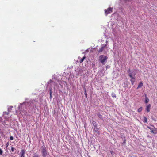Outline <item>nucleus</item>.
I'll return each mask as SVG.
<instances>
[{"mask_svg": "<svg viewBox=\"0 0 157 157\" xmlns=\"http://www.w3.org/2000/svg\"><path fill=\"white\" fill-rule=\"evenodd\" d=\"M108 57L106 56L100 55L99 57V61L103 65L107 62Z\"/></svg>", "mask_w": 157, "mask_h": 157, "instance_id": "f257e3e1", "label": "nucleus"}, {"mask_svg": "<svg viewBox=\"0 0 157 157\" xmlns=\"http://www.w3.org/2000/svg\"><path fill=\"white\" fill-rule=\"evenodd\" d=\"M41 152L43 157H46L48 155L47 149L45 146L41 147Z\"/></svg>", "mask_w": 157, "mask_h": 157, "instance_id": "f03ea898", "label": "nucleus"}, {"mask_svg": "<svg viewBox=\"0 0 157 157\" xmlns=\"http://www.w3.org/2000/svg\"><path fill=\"white\" fill-rule=\"evenodd\" d=\"M128 76L131 78H133L135 77V76L136 73L134 71L131 72L130 69L128 70Z\"/></svg>", "mask_w": 157, "mask_h": 157, "instance_id": "7ed1b4c3", "label": "nucleus"}, {"mask_svg": "<svg viewBox=\"0 0 157 157\" xmlns=\"http://www.w3.org/2000/svg\"><path fill=\"white\" fill-rule=\"evenodd\" d=\"M113 8L109 7L105 10V14L106 16L109 14L113 12Z\"/></svg>", "mask_w": 157, "mask_h": 157, "instance_id": "20e7f679", "label": "nucleus"}, {"mask_svg": "<svg viewBox=\"0 0 157 157\" xmlns=\"http://www.w3.org/2000/svg\"><path fill=\"white\" fill-rule=\"evenodd\" d=\"M106 46H107V44H105V45L103 46L99 50H98V53H100V52H102L104 49L106 48Z\"/></svg>", "mask_w": 157, "mask_h": 157, "instance_id": "39448f33", "label": "nucleus"}, {"mask_svg": "<svg viewBox=\"0 0 157 157\" xmlns=\"http://www.w3.org/2000/svg\"><path fill=\"white\" fill-rule=\"evenodd\" d=\"M151 107V105L150 104L146 106V110L147 112H149L150 111V110Z\"/></svg>", "mask_w": 157, "mask_h": 157, "instance_id": "423d86ee", "label": "nucleus"}, {"mask_svg": "<svg viewBox=\"0 0 157 157\" xmlns=\"http://www.w3.org/2000/svg\"><path fill=\"white\" fill-rule=\"evenodd\" d=\"M25 151L23 149L20 152V157H25Z\"/></svg>", "mask_w": 157, "mask_h": 157, "instance_id": "0eeeda50", "label": "nucleus"}, {"mask_svg": "<svg viewBox=\"0 0 157 157\" xmlns=\"http://www.w3.org/2000/svg\"><path fill=\"white\" fill-rule=\"evenodd\" d=\"M151 126L154 128V129L153 130H151V132L154 134H157V128H155V127L153 125H151Z\"/></svg>", "mask_w": 157, "mask_h": 157, "instance_id": "6e6552de", "label": "nucleus"}, {"mask_svg": "<svg viewBox=\"0 0 157 157\" xmlns=\"http://www.w3.org/2000/svg\"><path fill=\"white\" fill-rule=\"evenodd\" d=\"M133 78H131V79H130V81L131 82V84L132 85H133L134 84V82L135 81V77Z\"/></svg>", "mask_w": 157, "mask_h": 157, "instance_id": "1a4fd4ad", "label": "nucleus"}, {"mask_svg": "<svg viewBox=\"0 0 157 157\" xmlns=\"http://www.w3.org/2000/svg\"><path fill=\"white\" fill-rule=\"evenodd\" d=\"M143 86V83L142 81H141L139 83L137 89L141 88Z\"/></svg>", "mask_w": 157, "mask_h": 157, "instance_id": "9d476101", "label": "nucleus"}, {"mask_svg": "<svg viewBox=\"0 0 157 157\" xmlns=\"http://www.w3.org/2000/svg\"><path fill=\"white\" fill-rule=\"evenodd\" d=\"M33 157H40L39 155L36 152L32 155Z\"/></svg>", "mask_w": 157, "mask_h": 157, "instance_id": "9b49d317", "label": "nucleus"}, {"mask_svg": "<svg viewBox=\"0 0 157 157\" xmlns=\"http://www.w3.org/2000/svg\"><path fill=\"white\" fill-rule=\"evenodd\" d=\"M145 103H147L149 101V100L148 98L146 96V94H145Z\"/></svg>", "mask_w": 157, "mask_h": 157, "instance_id": "f8f14e48", "label": "nucleus"}, {"mask_svg": "<svg viewBox=\"0 0 157 157\" xmlns=\"http://www.w3.org/2000/svg\"><path fill=\"white\" fill-rule=\"evenodd\" d=\"M86 57L84 55V56L83 57V58L80 59L79 61L80 63H82L83 61L84 60L86 59Z\"/></svg>", "mask_w": 157, "mask_h": 157, "instance_id": "ddd939ff", "label": "nucleus"}, {"mask_svg": "<svg viewBox=\"0 0 157 157\" xmlns=\"http://www.w3.org/2000/svg\"><path fill=\"white\" fill-rule=\"evenodd\" d=\"M97 125L94 126V129L95 132H97L98 130V129L97 128Z\"/></svg>", "mask_w": 157, "mask_h": 157, "instance_id": "4468645a", "label": "nucleus"}, {"mask_svg": "<svg viewBox=\"0 0 157 157\" xmlns=\"http://www.w3.org/2000/svg\"><path fill=\"white\" fill-rule=\"evenodd\" d=\"M111 96L113 98H116V94L113 92H112V93Z\"/></svg>", "mask_w": 157, "mask_h": 157, "instance_id": "2eb2a0df", "label": "nucleus"}, {"mask_svg": "<svg viewBox=\"0 0 157 157\" xmlns=\"http://www.w3.org/2000/svg\"><path fill=\"white\" fill-rule=\"evenodd\" d=\"M142 110V107H140L138 109V112H140Z\"/></svg>", "mask_w": 157, "mask_h": 157, "instance_id": "dca6fc26", "label": "nucleus"}, {"mask_svg": "<svg viewBox=\"0 0 157 157\" xmlns=\"http://www.w3.org/2000/svg\"><path fill=\"white\" fill-rule=\"evenodd\" d=\"M92 124L93 126L97 125L96 122L95 121H92Z\"/></svg>", "mask_w": 157, "mask_h": 157, "instance_id": "f3484780", "label": "nucleus"}, {"mask_svg": "<svg viewBox=\"0 0 157 157\" xmlns=\"http://www.w3.org/2000/svg\"><path fill=\"white\" fill-rule=\"evenodd\" d=\"M147 128L151 130H151H153L155 129L153 127L151 128L149 126H147Z\"/></svg>", "mask_w": 157, "mask_h": 157, "instance_id": "a211bd4d", "label": "nucleus"}, {"mask_svg": "<svg viewBox=\"0 0 157 157\" xmlns=\"http://www.w3.org/2000/svg\"><path fill=\"white\" fill-rule=\"evenodd\" d=\"M84 94H85V96L86 97H87V93H86V90L85 88H84Z\"/></svg>", "mask_w": 157, "mask_h": 157, "instance_id": "6ab92c4d", "label": "nucleus"}, {"mask_svg": "<svg viewBox=\"0 0 157 157\" xmlns=\"http://www.w3.org/2000/svg\"><path fill=\"white\" fill-rule=\"evenodd\" d=\"M144 123H146L147 121V119L146 117H144Z\"/></svg>", "mask_w": 157, "mask_h": 157, "instance_id": "aec40b11", "label": "nucleus"}, {"mask_svg": "<svg viewBox=\"0 0 157 157\" xmlns=\"http://www.w3.org/2000/svg\"><path fill=\"white\" fill-rule=\"evenodd\" d=\"M98 116L100 118H102V116L100 114H98Z\"/></svg>", "mask_w": 157, "mask_h": 157, "instance_id": "412c9836", "label": "nucleus"}, {"mask_svg": "<svg viewBox=\"0 0 157 157\" xmlns=\"http://www.w3.org/2000/svg\"><path fill=\"white\" fill-rule=\"evenodd\" d=\"M15 149L13 147H11V150L12 152H14V151Z\"/></svg>", "mask_w": 157, "mask_h": 157, "instance_id": "4be33fe9", "label": "nucleus"}, {"mask_svg": "<svg viewBox=\"0 0 157 157\" xmlns=\"http://www.w3.org/2000/svg\"><path fill=\"white\" fill-rule=\"evenodd\" d=\"M3 153L2 150L0 148V155H2Z\"/></svg>", "mask_w": 157, "mask_h": 157, "instance_id": "5701e85b", "label": "nucleus"}, {"mask_svg": "<svg viewBox=\"0 0 157 157\" xmlns=\"http://www.w3.org/2000/svg\"><path fill=\"white\" fill-rule=\"evenodd\" d=\"M9 113L5 112L4 113V115H8V114Z\"/></svg>", "mask_w": 157, "mask_h": 157, "instance_id": "b1692460", "label": "nucleus"}, {"mask_svg": "<svg viewBox=\"0 0 157 157\" xmlns=\"http://www.w3.org/2000/svg\"><path fill=\"white\" fill-rule=\"evenodd\" d=\"M110 153L111 154L113 155L114 153V152L113 151H110Z\"/></svg>", "mask_w": 157, "mask_h": 157, "instance_id": "393cba45", "label": "nucleus"}, {"mask_svg": "<svg viewBox=\"0 0 157 157\" xmlns=\"http://www.w3.org/2000/svg\"><path fill=\"white\" fill-rule=\"evenodd\" d=\"M10 140H13V138L12 136H10Z\"/></svg>", "mask_w": 157, "mask_h": 157, "instance_id": "a878e982", "label": "nucleus"}, {"mask_svg": "<svg viewBox=\"0 0 157 157\" xmlns=\"http://www.w3.org/2000/svg\"><path fill=\"white\" fill-rule=\"evenodd\" d=\"M9 145V143H7L6 144V147H8Z\"/></svg>", "mask_w": 157, "mask_h": 157, "instance_id": "bb28decb", "label": "nucleus"}, {"mask_svg": "<svg viewBox=\"0 0 157 157\" xmlns=\"http://www.w3.org/2000/svg\"><path fill=\"white\" fill-rule=\"evenodd\" d=\"M50 96L51 97L52 92H51V90H50Z\"/></svg>", "mask_w": 157, "mask_h": 157, "instance_id": "cd10ccee", "label": "nucleus"}, {"mask_svg": "<svg viewBox=\"0 0 157 157\" xmlns=\"http://www.w3.org/2000/svg\"><path fill=\"white\" fill-rule=\"evenodd\" d=\"M13 107V106H10V109H11V108H12Z\"/></svg>", "mask_w": 157, "mask_h": 157, "instance_id": "c85d7f7f", "label": "nucleus"}, {"mask_svg": "<svg viewBox=\"0 0 157 157\" xmlns=\"http://www.w3.org/2000/svg\"><path fill=\"white\" fill-rule=\"evenodd\" d=\"M124 0L125 1H128V0Z\"/></svg>", "mask_w": 157, "mask_h": 157, "instance_id": "c756f323", "label": "nucleus"}]
</instances>
